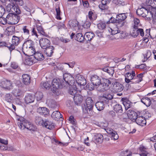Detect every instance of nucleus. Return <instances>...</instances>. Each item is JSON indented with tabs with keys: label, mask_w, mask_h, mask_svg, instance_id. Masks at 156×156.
<instances>
[{
	"label": "nucleus",
	"mask_w": 156,
	"mask_h": 156,
	"mask_svg": "<svg viewBox=\"0 0 156 156\" xmlns=\"http://www.w3.org/2000/svg\"><path fill=\"white\" fill-rule=\"evenodd\" d=\"M95 87V85H93L92 82L87 84V87L90 90L94 89Z\"/></svg>",
	"instance_id": "nucleus-62"
},
{
	"label": "nucleus",
	"mask_w": 156,
	"mask_h": 156,
	"mask_svg": "<svg viewBox=\"0 0 156 156\" xmlns=\"http://www.w3.org/2000/svg\"><path fill=\"white\" fill-rule=\"evenodd\" d=\"M102 70L107 73L108 71H109V72L110 73H114V68L113 67H106L103 68L102 69Z\"/></svg>",
	"instance_id": "nucleus-53"
},
{
	"label": "nucleus",
	"mask_w": 156,
	"mask_h": 156,
	"mask_svg": "<svg viewBox=\"0 0 156 156\" xmlns=\"http://www.w3.org/2000/svg\"><path fill=\"white\" fill-rule=\"evenodd\" d=\"M139 113H136L133 111H128V115L129 118L133 122H135L136 120L137 117L138 116Z\"/></svg>",
	"instance_id": "nucleus-19"
},
{
	"label": "nucleus",
	"mask_w": 156,
	"mask_h": 156,
	"mask_svg": "<svg viewBox=\"0 0 156 156\" xmlns=\"http://www.w3.org/2000/svg\"><path fill=\"white\" fill-rule=\"evenodd\" d=\"M18 125L21 129H24L26 128L30 131H34L37 129L36 127L32 123L28 122L27 120L22 117L17 119Z\"/></svg>",
	"instance_id": "nucleus-2"
},
{
	"label": "nucleus",
	"mask_w": 156,
	"mask_h": 156,
	"mask_svg": "<svg viewBox=\"0 0 156 156\" xmlns=\"http://www.w3.org/2000/svg\"><path fill=\"white\" fill-rule=\"evenodd\" d=\"M70 87L69 90V93L72 96H74L76 94H77V88L76 86L75 85H71Z\"/></svg>",
	"instance_id": "nucleus-36"
},
{
	"label": "nucleus",
	"mask_w": 156,
	"mask_h": 156,
	"mask_svg": "<svg viewBox=\"0 0 156 156\" xmlns=\"http://www.w3.org/2000/svg\"><path fill=\"white\" fill-rule=\"evenodd\" d=\"M113 98V96L112 94L106 93L104 94L103 96H101L100 98V100L104 104H108L109 101L112 100Z\"/></svg>",
	"instance_id": "nucleus-9"
},
{
	"label": "nucleus",
	"mask_w": 156,
	"mask_h": 156,
	"mask_svg": "<svg viewBox=\"0 0 156 156\" xmlns=\"http://www.w3.org/2000/svg\"><path fill=\"white\" fill-rule=\"evenodd\" d=\"M76 81L77 84L80 86H84L87 83L85 78L83 76L80 75H77Z\"/></svg>",
	"instance_id": "nucleus-16"
},
{
	"label": "nucleus",
	"mask_w": 156,
	"mask_h": 156,
	"mask_svg": "<svg viewBox=\"0 0 156 156\" xmlns=\"http://www.w3.org/2000/svg\"><path fill=\"white\" fill-rule=\"evenodd\" d=\"M24 8L27 12V13H23L24 15H27V16L31 15V10L30 8L27 6H24Z\"/></svg>",
	"instance_id": "nucleus-57"
},
{
	"label": "nucleus",
	"mask_w": 156,
	"mask_h": 156,
	"mask_svg": "<svg viewBox=\"0 0 156 156\" xmlns=\"http://www.w3.org/2000/svg\"><path fill=\"white\" fill-rule=\"evenodd\" d=\"M111 0H102L101 4H100L99 7L102 11L104 10L107 9L108 8L107 4L109 3Z\"/></svg>",
	"instance_id": "nucleus-26"
},
{
	"label": "nucleus",
	"mask_w": 156,
	"mask_h": 156,
	"mask_svg": "<svg viewBox=\"0 0 156 156\" xmlns=\"http://www.w3.org/2000/svg\"><path fill=\"white\" fill-rule=\"evenodd\" d=\"M131 35L134 37H136L138 35V29L133 28L130 32Z\"/></svg>",
	"instance_id": "nucleus-52"
},
{
	"label": "nucleus",
	"mask_w": 156,
	"mask_h": 156,
	"mask_svg": "<svg viewBox=\"0 0 156 156\" xmlns=\"http://www.w3.org/2000/svg\"><path fill=\"white\" fill-rule=\"evenodd\" d=\"M106 131L111 136L112 139L115 140L118 139L119 136L116 131L112 129L108 128L106 129Z\"/></svg>",
	"instance_id": "nucleus-14"
},
{
	"label": "nucleus",
	"mask_w": 156,
	"mask_h": 156,
	"mask_svg": "<svg viewBox=\"0 0 156 156\" xmlns=\"http://www.w3.org/2000/svg\"><path fill=\"white\" fill-rule=\"evenodd\" d=\"M95 35L92 32H87L85 33L84 37V40L87 41H90L94 37Z\"/></svg>",
	"instance_id": "nucleus-35"
},
{
	"label": "nucleus",
	"mask_w": 156,
	"mask_h": 156,
	"mask_svg": "<svg viewBox=\"0 0 156 156\" xmlns=\"http://www.w3.org/2000/svg\"><path fill=\"white\" fill-rule=\"evenodd\" d=\"M114 110L115 112L116 113H122L123 112V109L121 105L119 104H116L114 106Z\"/></svg>",
	"instance_id": "nucleus-40"
},
{
	"label": "nucleus",
	"mask_w": 156,
	"mask_h": 156,
	"mask_svg": "<svg viewBox=\"0 0 156 156\" xmlns=\"http://www.w3.org/2000/svg\"><path fill=\"white\" fill-rule=\"evenodd\" d=\"M51 117L55 120L58 121L60 118H62V116L60 113L58 111H55L52 113L51 115Z\"/></svg>",
	"instance_id": "nucleus-34"
},
{
	"label": "nucleus",
	"mask_w": 156,
	"mask_h": 156,
	"mask_svg": "<svg viewBox=\"0 0 156 156\" xmlns=\"http://www.w3.org/2000/svg\"><path fill=\"white\" fill-rule=\"evenodd\" d=\"M132 155V152L127 150L125 151H122L121 154V156H130Z\"/></svg>",
	"instance_id": "nucleus-55"
},
{
	"label": "nucleus",
	"mask_w": 156,
	"mask_h": 156,
	"mask_svg": "<svg viewBox=\"0 0 156 156\" xmlns=\"http://www.w3.org/2000/svg\"><path fill=\"white\" fill-rule=\"evenodd\" d=\"M20 37L15 35L12 37V43L15 45L16 46H17L20 43Z\"/></svg>",
	"instance_id": "nucleus-38"
},
{
	"label": "nucleus",
	"mask_w": 156,
	"mask_h": 156,
	"mask_svg": "<svg viewBox=\"0 0 156 156\" xmlns=\"http://www.w3.org/2000/svg\"><path fill=\"white\" fill-rule=\"evenodd\" d=\"M150 15L153 18V21L154 23H156V8L153 9L151 11L149 12Z\"/></svg>",
	"instance_id": "nucleus-43"
},
{
	"label": "nucleus",
	"mask_w": 156,
	"mask_h": 156,
	"mask_svg": "<svg viewBox=\"0 0 156 156\" xmlns=\"http://www.w3.org/2000/svg\"><path fill=\"white\" fill-rule=\"evenodd\" d=\"M143 77V74L142 73H140L136 76L133 77L130 84H136L139 83L142 80Z\"/></svg>",
	"instance_id": "nucleus-27"
},
{
	"label": "nucleus",
	"mask_w": 156,
	"mask_h": 156,
	"mask_svg": "<svg viewBox=\"0 0 156 156\" xmlns=\"http://www.w3.org/2000/svg\"><path fill=\"white\" fill-rule=\"evenodd\" d=\"M12 93L16 97H21L23 95L22 92L19 89H14L12 91Z\"/></svg>",
	"instance_id": "nucleus-47"
},
{
	"label": "nucleus",
	"mask_w": 156,
	"mask_h": 156,
	"mask_svg": "<svg viewBox=\"0 0 156 156\" xmlns=\"http://www.w3.org/2000/svg\"><path fill=\"white\" fill-rule=\"evenodd\" d=\"M113 88L115 91L116 92H120L123 89V86L122 84L117 82H115L112 83Z\"/></svg>",
	"instance_id": "nucleus-18"
},
{
	"label": "nucleus",
	"mask_w": 156,
	"mask_h": 156,
	"mask_svg": "<svg viewBox=\"0 0 156 156\" xmlns=\"http://www.w3.org/2000/svg\"><path fill=\"white\" fill-rule=\"evenodd\" d=\"M87 17L89 18L91 21L95 20L97 18L96 15L94 14L92 11L89 12Z\"/></svg>",
	"instance_id": "nucleus-44"
},
{
	"label": "nucleus",
	"mask_w": 156,
	"mask_h": 156,
	"mask_svg": "<svg viewBox=\"0 0 156 156\" xmlns=\"http://www.w3.org/2000/svg\"><path fill=\"white\" fill-rule=\"evenodd\" d=\"M94 139L95 143H101L103 141V136L100 133H97L94 135Z\"/></svg>",
	"instance_id": "nucleus-29"
},
{
	"label": "nucleus",
	"mask_w": 156,
	"mask_h": 156,
	"mask_svg": "<svg viewBox=\"0 0 156 156\" xmlns=\"http://www.w3.org/2000/svg\"><path fill=\"white\" fill-rule=\"evenodd\" d=\"M36 27L39 33L45 36H47V34L44 32L42 27L41 25H37L36 26Z\"/></svg>",
	"instance_id": "nucleus-46"
},
{
	"label": "nucleus",
	"mask_w": 156,
	"mask_h": 156,
	"mask_svg": "<svg viewBox=\"0 0 156 156\" xmlns=\"http://www.w3.org/2000/svg\"><path fill=\"white\" fill-rule=\"evenodd\" d=\"M136 13L137 15L144 17L150 14L149 12L146 9L143 7L138 8L136 11Z\"/></svg>",
	"instance_id": "nucleus-10"
},
{
	"label": "nucleus",
	"mask_w": 156,
	"mask_h": 156,
	"mask_svg": "<svg viewBox=\"0 0 156 156\" xmlns=\"http://www.w3.org/2000/svg\"><path fill=\"white\" fill-rule=\"evenodd\" d=\"M141 102L147 107L149 106L151 104V101L148 98H143L141 100Z\"/></svg>",
	"instance_id": "nucleus-45"
},
{
	"label": "nucleus",
	"mask_w": 156,
	"mask_h": 156,
	"mask_svg": "<svg viewBox=\"0 0 156 156\" xmlns=\"http://www.w3.org/2000/svg\"><path fill=\"white\" fill-rule=\"evenodd\" d=\"M126 17V13H119L116 15V18L118 21V27H122L126 23L125 21Z\"/></svg>",
	"instance_id": "nucleus-6"
},
{
	"label": "nucleus",
	"mask_w": 156,
	"mask_h": 156,
	"mask_svg": "<svg viewBox=\"0 0 156 156\" xmlns=\"http://www.w3.org/2000/svg\"><path fill=\"white\" fill-rule=\"evenodd\" d=\"M129 101H124L123 102V104L125 107L126 110H127L130 107V105Z\"/></svg>",
	"instance_id": "nucleus-60"
},
{
	"label": "nucleus",
	"mask_w": 156,
	"mask_h": 156,
	"mask_svg": "<svg viewBox=\"0 0 156 156\" xmlns=\"http://www.w3.org/2000/svg\"><path fill=\"white\" fill-rule=\"evenodd\" d=\"M37 101H39L41 100L43 97V94L41 92H37L36 94Z\"/></svg>",
	"instance_id": "nucleus-58"
},
{
	"label": "nucleus",
	"mask_w": 156,
	"mask_h": 156,
	"mask_svg": "<svg viewBox=\"0 0 156 156\" xmlns=\"http://www.w3.org/2000/svg\"><path fill=\"white\" fill-rule=\"evenodd\" d=\"M51 82H50L47 81V82H42L41 84L42 87H43L44 88L48 89H49L50 87H51Z\"/></svg>",
	"instance_id": "nucleus-49"
},
{
	"label": "nucleus",
	"mask_w": 156,
	"mask_h": 156,
	"mask_svg": "<svg viewBox=\"0 0 156 156\" xmlns=\"http://www.w3.org/2000/svg\"><path fill=\"white\" fill-rule=\"evenodd\" d=\"M135 122L138 125L142 126H145L147 122L145 118L142 116L140 113H139L138 116L137 117V118Z\"/></svg>",
	"instance_id": "nucleus-11"
},
{
	"label": "nucleus",
	"mask_w": 156,
	"mask_h": 156,
	"mask_svg": "<svg viewBox=\"0 0 156 156\" xmlns=\"http://www.w3.org/2000/svg\"><path fill=\"white\" fill-rule=\"evenodd\" d=\"M125 76V82L127 83H131L132 80L133 78V77L131 75V73L129 72L126 73Z\"/></svg>",
	"instance_id": "nucleus-37"
},
{
	"label": "nucleus",
	"mask_w": 156,
	"mask_h": 156,
	"mask_svg": "<svg viewBox=\"0 0 156 156\" xmlns=\"http://www.w3.org/2000/svg\"><path fill=\"white\" fill-rule=\"evenodd\" d=\"M7 9L9 11L13 13H20V10L18 6L15 5V4L11 3L8 4L7 6Z\"/></svg>",
	"instance_id": "nucleus-8"
},
{
	"label": "nucleus",
	"mask_w": 156,
	"mask_h": 156,
	"mask_svg": "<svg viewBox=\"0 0 156 156\" xmlns=\"http://www.w3.org/2000/svg\"><path fill=\"white\" fill-rule=\"evenodd\" d=\"M34 46V43L31 40H28L24 43L23 45L22 50L28 49Z\"/></svg>",
	"instance_id": "nucleus-15"
},
{
	"label": "nucleus",
	"mask_w": 156,
	"mask_h": 156,
	"mask_svg": "<svg viewBox=\"0 0 156 156\" xmlns=\"http://www.w3.org/2000/svg\"><path fill=\"white\" fill-rule=\"evenodd\" d=\"M36 62L33 55L28 56L26 59L25 64L27 65L31 66Z\"/></svg>",
	"instance_id": "nucleus-28"
},
{
	"label": "nucleus",
	"mask_w": 156,
	"mask_h": 156,
	"mask_svg": "<svg viewBox=\"0 0 156 156\" xmlns=\"http://www.w3.org/2000/svg\"><path fill=\"white\" fill-rule=\"evenodd\" d=\"M65 87L62 80L60 79H54L51 82V87L54 91H55L58 89L62 88Z\"/></svg>",
	"instance_id": "nucleus-3"
},
{
	"label": "nucleus",
	"mask_w": 156,
	"mask_h": 156,
	"mask_svg": "<svg viewBox=\"0 0 156 156\" xmlns=\"http://www.w3.org/2000/svg\"><path fill=\"white\" fill-rule=\"evenodd\" d=\"M56 12V18L58 20H61V18L60 16V8L58 7L55 9Z\"/></svg>",
	"instance_id": "nucleus-61"
},
{
	"label": "nucleus",
	"mask_w": 156,
	"mask_h": 156,
	"mask_svg": "<svg viewBox=\"0 0 156 156\" xmlns=\"http://www.w3.org/2000/svg\"><path fill=\"white\" fill-rule=\"evenodd\" d=\"M16 47V46L12 43H8L6 46L11 52L12 51L15 49Z\"/></svg>",
	"instance_id": "nucleus-54"
},
{
	"label": "nucleus",
	"mask_w": 156,
	"mask_h": 156,
	"mask_svg": "<svg viewBox=\"0 0 156 156\" xmlns=\"http://www.w3.org/2000/svg\"><path fill=\"white\" fill-rule=\"evenodd\" d=\"M55 126L54 123L51 121L48 120H45L44 121L42 126L50 130H51L55 128Z\"/></svg>",
	"instance_id": "nucleus-25"
},
{
	"label": "nucleus",
	"mask_w": 156,
	"mask_h": 156,
	"mask_svg": "<svg viewBox=\"0 0 156 156\" xmlns=\"http://www.w3.org/2000/svg\"><path fill=\"white\" fill-rule=\"evenodd\" d=\"M69 24L70 27L73 30L75 31L79 30V23L77 20H70L69 22Z\"/></svg>",
	"instance_id": "nucleus-13"
},
{
	"label": "nucleus",
	"mask_w": 156,
	"mask_h": 156,
	"mask_svg": "<svg viewBox=\"0 0 156 156\" xmlns=\"http://www.w3.org/2000/svg\"><path fill=\"white\" fill-rule=\"evenodd\" d=\"M111 83V82L108 79L105 78L101 79V83H100L98 90L100 92L106 91L109 88V85Z\"/></svg>",
	"instance_id": "nucleus-4"
},
{
	"label": "nucleus",
	"mask_w": 156,
	"mask_h": 156,
	"mask_svg": "<svg viewBox=\"0 0 156 156\" xmlns=\"http://www.w3.org/2000/svg\"><path fill=\"white\" fill-rule=\"evenodd\" d=\"M22 82L26 85L29 84L30 82V77L29 75L23 74L22 76Z\"/></svg>",
	"instance_id": "nucleus-31"
},
{
	"label": "nucleus",
	"mask_w": 156,
	"mask_h": 156,
	"mask_svg": "<svg viewBox=\"0 0 156 156\" xmlns=\"http://www.w3.org/2000/svg\"><path fill=\"white\" fill-rule=\"evenodd\" d=\"M13 13H9L7 15L5 19V20H6L8 23L10 24H12V21H13Z\"/></svg>",
	"instance_id": "nucleus-48"
},
{
	"label": "nucleus",
	"mask_w": 156,
	"mask_h": 156,
	"mask_svg": "<svg viewBox=\"0 0 156 156\" xmlns=\"http://www.w3.org/2000/svg\"><path fill=\"white\" fill-rule=\"evenodd\" d=\"M10 66L11 68L14 69H16L18 67V64L15 62H11Z\"/></svg>",
	"instance_id": "nucleus-64"
},
{
	"label": "nucleus",
	"mask_w": 156,
	"mask_h": 156,
	"mask_svg": "<svg viewBox=\"0 0 156 156\" xmlns=\"http://www.w3.org/2000/svg\"><path fill=\"white\" fill-rule=\"evenodd\" d=\"M85 39V37L83 36L82 33H79L76 34V35L75 39L77 41L80 42H83Z\"/></svg>",
	"instance_id": "nucleus-41"
},
{
	"label": "nucleus",
	"mask_w": 156,
	"mask_h": 156,
	"mask_svg": "<svg viewBox=\"0 0 156 156\" xmlns=\"http://www.w3.org/2000/svg\"><path fill=\"white\" fill-rule=\"evenodd\" d=\"M23 53L26 55L30 56L33 55L34 54L35 52V47L30 48L28 49L22 50Z\"/></svg>",
	"instance_id": "nucleus-23"
},
{
	"label": "nucleus",
	"mask_w": 156,
	"mask_h": 156,
	"mask_svg": "<svg viewBox=\"0 0 156 156\" xmlns=\"http://www.w3.org/2000/svg\"><path fill=\"white\" fill-rule=\"evenodd\" d=\"M37 112L41 115L46 116L49 114V110L45 107H40L37 109Z\"/></svg>",
	"instance_id": "nucleus-24"
},
{
	"label": "nucleus",
	"mask_w": 156,
	"mask_h": 156,
	"mask_svg": "<svg viewBox=\"0 0 156 156\" xmlns=\"http://www.w3.org/2000/svg\"><path fill=\"white\" fill-rule=\"evenodd\" d=\"M90 80L93 84L95 85L98 90V87L101 81V78L97 75H93L91 76Z\"/></svg>",
	"instance_id": "nucleus-7"
},
{
	"label": "nucleus",
	"mask_w": 156,
	"mask_h": 156,
	"mask_svg": "<svg viewBox=\"0 0 156 156\" xmlns=\"http://www.w3.org/2000/svg\"><path fill=\"white\" fill-rule=\"evenodd\" d=\"M31 27L28 26H23L21 30L23 34L27 36H29Z\"/></svg>",
	"instance_id": "nucleus-33"
},
{
	"label": "nucleus",
	"mask_w": 156,
	"mask_h": 156,
	"mask_svg": "<svg viewBox=\"0 0 156 156\" xmlns=\"http://www.w3.org/2000/svg\"><path fill=\"white\" fill-rule=\"evenodd\" d=\"M106 24L105 23L101 22L98 24V27L100 30H103L106 27Z\"/></svg>",
	"instance_id": "nucleus-56"
},
{
	"label": "nucleus",
	"mask_w": 156,
	"mask_h": 156,
	"mask_svg": "<svg viewBox=\"0 0 156 156\" xmlns=\"http://www.w3.org/2000/svg\"><path fill=\"white\" fill-rule=\"evenodd\" d=\"M44 49H45V53L47 56L51 57L55 49L54 47L53 46H49Z\"/></svg>",
	"instance_id": "nucleus-22"
},
{
	"label": "nucleus",
	"mask_w": 156,
	"mask_h": 156,
	"mask_svg": "<svg viewBox=\"0 0 156 156\" xmlns=\"http://www.w3.org/2000/svg\"><path fill=\"white\" fill-rule=\"evenodd\" d=\"M35 60L41 61L43 60L44 57L42 53L40 51L35 52L33 55Z\"/></svg>",
	"instance_id": "nucleus-30"
},
{
	"label": "nucleus",
	"mask_w": 156,
	"mask_h": 156,
	"mask_svg": "<svg viewBox=\"0 0 156 156\" xmlns=\"http://www.w3.org/2000/svg\"><path fill=\"white\" fill-rule=\"evenodd\" d=\"M73 98L75 104L77 105H78L82 102L83 97L80 94H77L74 95Z\"/></svg>",
	"instance_id": "nucleus-32"
},
{
	"label": "nucleus",
	"mask_w": 156,
	"mask_h": 156,
	"mask_svg": "<svg viewBox=\"0 0 156 156\" xmlns=\"http://www.w3.org/2000/svg\"><path fill=\"white\" fill-rule=\"evenodd\" d=\"M22 15L21 13V11L20 13H13V21H12V24H16L18 23L22 18Z\"/></svg>",
	"instance_id": "nucleus-17"
},
{
	"label": "nucleus",
	"mask_w": 156,
	"mask_h": 156,
	"mask_svg": "<svg viewBox=\"0 0 156 156\" xmlns=\"http://www.w3.org/2000/svg\"><path fill=\"white\" fill-rule=\"evenodd\" d=\"M104 105L105 104L104 103L101 102L100 100L97 102L95 105V107L97 110L99 111H101L104 109L105 108Z\"/></svg>",
	"instance_id": "nucleus-39"
},
{
	"label": "nucleus",
	"mask_w": 156,
	"mask_h": 156,
	"mask_svg": "<svg viewBox=\"0 0 156 156\" xmlns=\"http://www.w3.org/2000/svg\"><path fill=\"white\" fill-rule=\"evenodd\" d=\"M11 3H13L20 6H22L23 4V0H9Z\"/></svg>",
	"instance_id": "nucleus-51"
},
{
	"label": "nucleus",
	"mask_w": 156,
	"mask_h": 156,
	"mask_svg": "<svg viewBox=\"0 0 156 156\" xmlns=\"http://www.w3.org/2000/svg\"><path fill=\"white\" fill-rule=\"evenodd\" d=\"M118 19L116 18H114L113 17H112L110 18L109 21L107 22V24H108L110 23H115L116 24L117 26L118 27Z\"/></svg>",
	"instance_id": "nucleus-50"
},
{
	"label": "nucleus",
	"mask_w": 156,
	"mask_h": 156,
	"mask_svg": "<svg viewBox=\"0 0 156 156\" xmlns=\"http://www.w3.org/2000/svg\"><path fill=\"white\" fill-rule=\"evenodd\" d=\"M34 100L35 97L34 96L31 94H28L25 97L24 101L27 104L33 102Z\"/></svg>",
	"instance_id": "nucleus-21"
},
{
	"label": "nucleus",
	"mask_w": 156,
	"mask_h": 156,
	"mask_svg": "<svg viewBox=\"0 0 156 156\" xmlns=\"http://www.w3.org/2000/svg\"><path fill=\"white\" fill-rule=\"evenodd\" d=\"M5 100L8 102H10L12 99V95L9 94H6L5 95Z\"/></svg>",
	"instance_id": "nucleus-59"
},
{
	"label": "nucleus",
	"mask_w": 156,
	"mask_h": 156,
	"mask_svg": "<svg viewBox=\"0 0 156 156\" xmlns=\"http://www.w3.org/2000/svg\"><path fill=\"white\" fill-rule=\"evenodd\" d=\"M63 82L65 83V86L67 85H73L74 82L75 80L73 77L70 73H65L63 75Z\"/></svg>",
	"instance_id": "nucleus-5"
},
{
	"label": "nucleus",
	"mask_w": 156,
	"mask_h": 156,
	"mask_svg": "<svg viewBox=\"0 0 156 156\" xmlns=\"http://www.w3.org/2000/svg\"><path fill=\"white\" fill-rule=\"evenodd\" d=\"M94 103L91 98H87L86 99V104L82 105V109L83 114H87V117L88 118L91 117L92 115V110Z\"/></svg>",
	"instance_id": "nucleus-1"
},
{
	"label": "nucleus",
	"mask_w": 156,
	"mask_h": 156,
	"mask_svg": "<svg viewBox=\"0 0 156 156\" xmlns=\"http://www.w3.org/2000/svg\"><path fill=\"white\" fill-rule=\"evenodd\" d=\"M39 43L41 48L44 49L49 46L51 44L50 41L45 38L40 39Z\"/></svg>",
	"instance_id": "nucleus-12"
},
{
	"label": "nucleus",
	"mask_w": 156,
	"mask_h": 156,
	"mask_svg": "<svg viewBox=\"0 0 156 156\" xmlns=\"http://www.w3.org/2000/svg\"><path fill=\"white\" fill-rule=\"evenodd\" d=\"M35 121L37 125L43 126L44 121L42 118L40 117L36 116L35 117Z\"/></svg>",
	"instance_id": "nucleus-42"
},
{
	"label": "nucleus",
	"mask_w": 156,
	"mask_h": 156,
	"mask_svg": "<svg viewBox=\"0 0 156 156\" xmlns=\"http://www.w3.org/2000/svg\"><path fill=\"white\" fill-rule=\"evenodd\" d=\"M91 23L88 21L86 22L83 24V27L87 29L90 27Z\"/></svg>",
	"instance_id": "nucleus-63"
},
{
	"label": "nucleus",
	"mask_w": 156,
	"mask_h": 156,
	"mask_svg": "<svg viewBox=\"0 0 156 156\" xmlns=\"http://www.w3.org/2000/svg\"><path fill=\"white\" fill-rule=\"evenodd\" d=\"M12 84L10 81L7 80L2 81L0 83L1 87L7 90H10L11 88Z\"/></svg>",
	"instance_id": "nucleus-20"
}]
</instances>
